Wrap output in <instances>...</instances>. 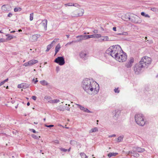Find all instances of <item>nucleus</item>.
Wrapping results in <instances>:
<instances>
[{
    "label": "nucleus",
    "instance_id": "nucleus-30",
    "mask_svg": "<svg viewBox=\"0 0 158 158\" xmlns=\"http://www.w3.org/2000/svg\"><path fill=\"white\" fill-rule=\"evenodd\" d=\"M133 153H132V155L134 156V157H138L139 156V155L138 153L136 152H136V151H134L133 150Z\"/></svg>",
    "mask_w": 158,
    "mask_h": 158
},
{
    "label": "nucleus",
    "instance_id": "nucleus-13",
    "mask_svg": "<svg viewBox=\"0 0 158 158\" xmlns=\"http://www.w3.org/2000/svg\"><path fill=\"white\" fill-rule=\"evenodd\" d=\"M112 113L114 116L117 118L120 114L121 111L118 109L115 110L113 111Z\"/></svg>",
    "mask_w": 158,
    "mask_h": 158
},
{
    "label": "nucleus",
    "instance_id": "nucleus-43",
    "mask_svg": "<svg viewBox=\"0 0 158 158\" xmlns=\"http://www.w3.org/2000/svg\"><path fill=\"white\" fill-rule=\"evenodd\" d=\"M118 89V88H115L114 89V92L115 93H119V92H120V91Z\"/></svg>",
    "mask_w": 158,
    "mask_h": 158
},
{
    "label": "nucleus",
    "instance_id": "nucleus-27",
    "mask_svg": "<svg viewBox=\"0 0 158 158\" xmlns=\"http://www.w3.org/2000/svg\"><path fill=\"white\" fill-rule=\"evenodd\" d=\"M53 44H52V43L51 44L48 45L47 46V49L46 51V52H48L49 50L52 48V47L53 46Z\"/></svg>",
    "mask_w": 158,
    "mask_h": 158
},
{
    "label": "nucleus",
    "instance_id": "nucleus-20",
    "mask_svg": "<svg viewBox=\"0 0 158 158\" xmlns=\"http://www.w3.org/2000/svg\"><path fill=\"white\" fill-rule=\"evenodd\" d=\"M60 48V46L59 44H58L55 48V55H56L57 53L59 51Z\"/></svg>",
    "mask_w": 158,
    "mask_h": 158
},
{
    "label": "nucleus",
    "instance_id": "nucleus-44",
    "mask_svg": "<svg viewBox=\"0 0 158 158\" xmlns=\"http://www.w3.org/2000/svg\"><path fill=\"white\" fill-rule=\"evenodd\" d=\"M32 38L34 39V41H36L37 40V37L36 35H33Z\"/></svg>",
    "mask_w": 158,
    "mask_h": 158
},
{
    "label": "nucleus",
    "instance_id": "nucleus-25",
    "mask_svg": "<svg viewBox=\"0 0 158 158\" xmlns=\"http://www.w3.org/2000/svg\"><path fill=\"white\" fill-rule=\"evenodd\" d=\"M60 102V101L59 99H53L51 100H50L48 101V102H50L51 103H57L59 102Z\"/></svg>",
    "mask_w": 158,
    "mask_h": 158
},
{
    "label": "nucleus",
    "instance_id": "nucleus-4",
    "mask_svg": "<svg viewBox=\"0 0 158 158\" xmlns=\"http://www.w3.org/2000/svg\"><path fill=\"white\" fill-rule=\"evenodd\" d=\"M151 63V58L147 56H145L142 58L139 63L141 65V67L144 69L147 68Z\"/></svg>",
    "mask_w": 158,
    "mask_h": 158
},
{
    "label": "nucleus",
    "instance_id": "nucleus-42",
    "mask_svg": "<svg viewBox=\"0 0 158 158\" xmlns=\"http://www.w3.org/2000/svg\"><path fill=\"white\" fill-rule=\"evenodd\" d=\"M33 13H31L30 14V21H32L33 19Z\"/></svg>",
    "mask_w": 158,
    "mask_h": 158
},
{
    "label": "nucleus",
    "instance_id": "nucleus-15",
    "mask_svg": "<svg viewBox=\"0 0 158 158\" xmlns=\"http://www.w3.org/2000/svg\"><path fill=\"white\" fill-rule=\"evenodd\" d=\"M76 105L78 106L81 110H83V111L87 113H91V112L87 108H85L78 104H76Z\"/></svg>",
    "mask_w": 158,
    "mask_h": 158
},
{
    "label": "nucleus",
    "instance_id": "nucleus-49",
    "mask_svg": "<svg viewBox=\"0 0 158 158\" xmlns=\"http://www.w3.org/2000/svg\"><path fill=\"white\" fill-rule=\"evenodd\" d=\"M122 35H127L128 33L127 32H122Z\"/></svg>",
    "mask_w": 158,
    "mask_h": 158
},
{
    "label": "nucleus",
    "instance_id": "nucleus-56",
    "mask_svg": "<svg viewBox=\"0 0 158 158\" xmlns=\"http://www.w3.org/2000/svg\"><path fill=\"white\" fill-rule=\"evenodd\" d=\"M12 14L11 13H9L8 15V17H11L12 16Z\"/></svg>",
    "mask_w": 158,
    "mask_h": 158
},
{
    "label": "nucleus",
    "instance_id": "nucleus-60",
    "mask_svg": "<svg viewBox=\"0 0 158 158\" xmlns=\"http://www.w3.org/2000/svg\"><path fill=\"white\" fill-rule=\"evenodd\" d=\"M73 42H74V41H72V42H69V43H67V44L66 45H68V44H71L72 43H73Z\"/></svg>",
    "mask_w": 158,
    "mask_h": 158
},
{
    "label": "nucleus",
    "instance_id": "nucleus-39",
    "mask_svg": "<svg viewBox=\"0 0 158 158\" xmlns=\"http://www.w3.org/2000/svg\"><path fill=\"white\" fill-rule=\"evenodd\" d=\"M6 36L7 37V39L9 40H10L13 38L12 36L9 35H7Z\"/></svg>",
    "mask_w": 158,
    "mask_h": 158
},
{
    "label": "nucleus",
    "instance_id": "nucleus-37",
    "mask_svg": "<svg viewBox=\"0 0 158 158\" xmlns=\"http://www.w3.org/2000/svg\"><path fill=\"white\" fill-rule=\"evenodd\" d=\"M94 38H99L101 37V35L100 34H96L94 35Z\"/></svg>",
    "mask_w": 158,
    "mask_h": 158
},
{
    "label": "nucleus",
    "instance_id": "nucleus-57",
    "mask_svg": "<svg viewBox=\"0 0 158 158\" xmlns=\"http://www.w3.org/2000/svg\"><path fill=\"white\" fill-rule=\"evenodd\" d=\"M116 136V135L114 134L112 135H110L109 136V137L111 138L113 137H115Z\"/></svg>",
    "mask_w": 158,
    "mask_h": 158
},
{
    "label": "nucleus",
    "instance_id": "nucleus-17",
    "mask_svg": "<svg viewBox=\"0 0 158 158\" xmlns=\"http://www.w3.org/2000/svg\"><path fill=\"white\" fill-rule=\"evenodd\" d=\"M10 6L8 5H4L1 7V9L3 11H6L9 10Z\"/></svg>",
    "mask_w": 158,
    "mask_h": 158
},
{
    "label": "nucleus",
    "instance_id": "nucleus-46",
    "mask_svg": "<svg viewBox=\"0 0 158 158\" xmlns=\"http://www.w3.org/2000/svg\"><path fill=\"white\" fill-rule=\"evenodd\" d=\"M60 149L61 151L64 152H66L67 151V149L63 148H60Z\"/></svg>",
    "mask_w": 158,
    "mask_h": 158
},
{
    "label": "nucleus",
    "instance_id": "nucleus-22",
    "mask_svg": "<svg viewBox=\"0 0 158 158\" xmlns=\"http://www.w3.org/2000/svg\"><path fill=\"white\" fill-rule=\"evenodd\" d=\"M98 130L97 127H95L94 128L92 129L91 130L89 131V133H91L94 132H96L98 131Z\"/></svg>",
    "mask_w": 158,
    "mask_h": 158
},
{
    "label": "nucleus",
    "instance_id": "nucleus-35",
    "mask_svg": "<svg viewBox=\"0 0 158 158\" xmlns=\"http://www.w3.org/2000/svg\"><path fill=\"white\" fill-rule=\"evenodd\" d=\"M22 9L20 7L15 8L14 9V11L15 12H17L19 11H20Z\"/></svg>",
    "mask_w": 158,
    "mask_h": 158
},
{
    "label": "nucleus",
    "instance_id": "nucleus-50",
    "mask_svg": "<svg viewBox=\"0 0 158 158\" xmlns=\"http://www.w3.org/2000/svg\"><path fill=\"white\" fill-rule=\"evenodd\" d=\"M133 153V151H129L128 152H127L126 153V154H132V153Z\"/></svg>",
    "mask_w": 158,
    "mask_h": 158
},
{
    "label": "nucleus",
    "instance_id": "nucleus-63",
    "mask_svg": "<svg viewBox=\"0 0 158 158\" xmlns=\"http://www.w3.org/2000/svg\"><path fill=\"white\" fill-rule=\"evenodd\" d=\"M15 32V31H11L10 32L11 33H13Z\"/></svg>",
    "mask_w": 158,
    "mask_h": 158
},
{
    "label": "nucleus",
    "instance_id": "nucleus-33",
    "mask_svg": "<svg viewBox=\"0 0 158 158\" xmlns=\"http://www.w3.org/2000/svg\"><path fill=\"white\" fill-rule=\"evenodd\" d=\"M151 10L155 12H158V8L153 7L151 8Z\"/></svg>",
    "mask_w": 158,
    "mask_h": 158
},
{
    "label": "nucleus",
    "instance_id": "nucleus-21",
    "mask_svg": "<svg viewBox=\"0 0 158 158\" xmlns=\"http://www.w3.org/2000/svg\"><path fill=\"white\" fill-rule=\"evenodd\" d=\"M81 57L85 59L87 57V54L84 52H81L80 54Z\"/></svg>",
    "mask_w": 158,
    "mask_h": 158
},
{
    "label": "nucleus",
    "instance_id": "nucleus-38",
    "mask_svg": "<svg viewBox=\"0 0 158 158\" xmlns=\"http://www.w3.org/2000/svg\"><path fill=\"white\" fill-rule=\"evenodd\" d=\"M68 106H64V108L65 109V110L69 111L70 109L69 106H70V105L69 104Z\"/></svg>",
    "mask_w": 158,
    "mask_h": 158
},
{
    "label": "nucleus",
    "instance_id": "nucleus-12",
    "mask_svg": "<svg viewBox=\"0 0 158 158\" xmlns=\"http://www.w3.org/2000/svg\"><path fill=\"white\" fill-rule=\"evenodd\" d=\"M133 62L134 59L133 58H131L129 61L125 64V66L127 68H130L132 66Z\"/></svg>",
    "mask_w": 158,
    "mask_h": 158
},
{
    "label": "nucleus",
    "instance_id": "nucleus-31",
    "mask_svg": "<svg viewBox=\"0 0 158 158\" xmlns=\"http://www.w3.org/2000/svg\"><path fill=\"white\" fill-rule=\"evenodd\" d=\"M86 40L89 39L90 38H94V35H85Z\"/></svg>",
    "mask_w": 158,
    "mask_h": 158
},
{
    "label": "nucleus",
    "instance_id": "nucleus-32",
    "mask_svg": "<svg viewBox=\"0 0 158 158\" xmlns=\"http://www.w3.org/2000/svg\"><path fill=\"white\" fill-rule=\"evenodd\" d=\"M22 85L23 87V88L25 89L29 87V85L25 83H22Z\"/></svg>",
    "mask_w": 158,
    "mask_h": 158
},
{
    "label": "nucleus",
    "instance_id": "nucleus-3",
    "mask_svg": "<svg viewBox=\"0 0 158 158\" xmlns=\"http://www.w3.org/2000/svg\"><path fill=\"white\" fill-rule=\"evenodd\" d=\"M121 51H122V50L120 46L117 45L110 46L106 50V52L115 59Z\"/></svg>",
    "mask_w": 158,
    "mask_h": 158
},
{
    "label": "nucleus",
    "instance_id": "nucleus-10",
    "mask_svg": "<svg viewBox=\"0 0 158 158\" xmlns=\"http://www.w3.org/2000/svg\"><path fill=\"white\" fill-rule=\"evenodd\" d=\"M144 68L143 67H141V65H140V64H136L134 67V70L135 73L136 74H139L141 71V70Z\"/></svg>",
    "mask_w": 158,
    "mask_h": 158
},
{
    "label": "nucleus",
    "instance_id": "nucleus-19",
    "mask_svg": "<svg viewBox=\"0 0 158 158\" xmlns=\"http://www.w3.org/2000/svg\"><path fill=\"white\" fill-rule=\"evenodd\" d=\"M100 40L101 41H106L110 40L107 36H101V38Z\"/></svg>",
    "mask_w": 158,
    "mask_h": 158
},
{
    "label": "nucleus",
    "instance_id": "nucleus-14",
    "mask_svg": "<svg viewBox=\"0 0 158 158\" xmlns=\"http://www.w3.org/2000/svg\"><path fill=\"white\" fill-rule=\"evenodd\" d=\"M76 38L78 39L77 41H75L74 42H79L81 40H86L85 35H78L76 36Z\"/></svg>",
    "mask_w": 158,
    "mask_h": 158
},
{
    "label": "nucleus",
    "instance_id": "nucleus-61",
    "mask_svg": "<svg viewBox=\"0 0 158 158\" xmlns=\"http://www.w3.org/2000/svg\"><path fill=\"white\" fill-rule=\"evenodd\" d=\"M122 32L118 33V35H122Z\"/></svg>",
    "mask_w": 158,
    "mask_h": 158
},
{
    "label": "nucleus",
    "instance_id": "nucleus-34",
    "mask_svg": "<svg viewBox=\"0 0 158 158\" xmlns=\"http://www.w3.org/2000/svg\"><path fill=\"white\" fill-rule=\"evenodd\" d=\"M123 136H120L117 139V141L118 142H120L123 140Z\"/></svg>",
    "mask_w": 158,
    "mask_h": 158
},
{
    "label": "nucleus",
    "instance_id": "nucleus-9",
    "mask_svg": "<svg viewBox=\"0 0 158 158\" xmlns=\"http://www.w3.org/2000/svg\"><path fill=\"white\" fill-rule=\"evenodd\" d=\"M54 62L60 65H63L65 64L64 58L63 56H59L56 58Z\"/></svg>",
    "mask_w": 158,
    "mask_h": 158
},
{
    "label": "nucleus",
    "instance_id": "nucleus-16",
    "mask_svg": "<svg viewBox=\"0 0 158 158\" xmlns=\"http://www.w3.org/2000/svg\"><path fill=\"white\" fill-rule=\"evenodd\" d=\"M134 151H136L139 152H144L145 149L144 148H142L139 147H134L133 148Z\"/></svg>",
    "mask_w": 158,
    "mask_h": 158
},
{
    "label": "nucleus",
    "instance_id": "nucleus-2",
    "mask_svg": "<svg viewBox=\"0 0 158 158\" xmlns=\"http://www.w3.org/2000/svg\"><path fill=\"white\" fill-rule=\"evenodd\" d=\"M81 86L86 93L90 95L97 94L99 90V85L92 80L89 78H85L83 81Z\"/></svg>",
    "mask_w": 158,
    "mask_h": 158
},
{
    "label": "nucleus",
    "instance_id": "nucleus-58",
    "mask_svg": "<svg viewBox=\"0 0 158 158\" xmlns=\"http://www.w3.org/2000/svg\"><path fill=\"white\" fill-rule=\"evenodd\" d=\"M33 81H34V84H36V83L38 81L37 80H36L35 81V79H33L32 80Z\"/></svg>",
    "mask_w": 158,
    "mask_h": 158
},
{
    "label": "nucleus",
    "instance_id": "nucleus-54",
    "mask_svg": "<svg viewBox=\"0 0 158 158\" xmlns=\"http://www.w3.org/2000/svg\"><path fill=\"white\" fill-rule=\"evenodd\" d=\"M93 31V32L95 34H97L98 32V31L97 30H94Z\"/></svg>",
    "mask_w": 158,
    "mask_h": 158
},
{
    "label": "nucleus",
    "instance_id": "nucleus-1",
    "mask_svg": "<svg viewBox=\"0 0 158 158\" xmlns=\"http://www.w3.org/2000/svg\"><path fill=\"white\" fill-rule=\"evenodd\" d=\"M81 86L86 93L90 95L97 94L99 90V85L92 80L89 78H85L83 81Z\"/></svg>",
    "mask_w": 158,
    "mask_h": 158
},
{
    "label": "nucleus",
    "instance_id": "nucleus-40",
    "mask_svg": "<svg viewBox=\"0 0 158 158\" xmlns=\"http://www.w3.org/2000/svg\"><path fill=\"white\" fill-rule=\"evenodd\" d=\"M44 98L46 99L47 100H48V101H49L50 100H50L51 98L49 96H45L44 97Z\"/></svg>",
    "mask_w": 158,
    "mask_h": 158
},
{
    "label": "nucleus",
    "instance_id": "nucleus-59",
    "mask_svg": "<svg viewBox=\"0 0 158 158\" xmlns=\"http://www.w3.org/2000/svg\"><path fill=\"white\" fill-rule=\"evenodd\" d=\"M113 29L114 31H116V27H114L113 28Z\"/></svg>",
    "mask_w": 158,
    "mask_h": 158
},
{
    "label": "nucleus",
    "instance_id": "nucleus-26",
    "mask_svg": "<svg viewBox=\"0 0 158 158\" xmlns=\"http://www.w3.org/2000/svg\"><path fill=\"white\" fill-rule=\"evenodd\" d=\"M57 109L58 110L62 111H64L65 110V109L64 108V106L61 105H60L57 107Z\"/></svg>",
    "mask_w": 158,
    "mask_h": 158
},
{
    "label": "nucleus",
    "instance_id": "nucleus-55",
    "mask_svg": "<svg viewBox=\"0 0 158 158\" xmlns=\"http://www.w3.org/2000/svg\"><path fill=\"white\" fill-rule=\"evenodd\" d=\"M32 98L34 100H35L36 99V97L35 96H33L32 97Z\"/></svg>",
    "mask_w": 158,
    "mask_h": 158
},
{
    "label": "nucleus",
    "instance_id": "nucleus-24",
    "mask_svg": "<svg viewBox=\"0 0 158 158\" xmlns=\"http://www.w3.org/2000/svg\"><path fill=\"white\" fill-rule=\"evenodd\" d=\"M118 154L117 153L110 152L108 155V157L110 158L112 156H115Z\"/></svg>",
    "mask_w": 158,
    "mask_h": 158
},
{
    "label": "nucleus",
    "instance_id": "nucleus-53",
    "mask_svg": "<svg viewBox=\"0 0 158 158\" xmlns=\"http://www.w3.org/2000/svg\"><path fill=\"white\" fill-rule=\"evenodd\" d=\"M30 130L31 131H32V132H33L34 133H36V131L34 129H30Z\"/></svg>",
    "mask_w": 158,
    "mask_h": 158
},
{
    "label": "nucleus",
    "instance_id": "nucleus-11",
    "mask_svg": "<svg viewBox=\"0 0 158 158\" xmlns=\"http://www.w3.org/2000/svg\"><path fill=\"white\" fill-rule=\"evenodd\" d=\"M38 61L36 60H31L23 64V65L25 66H31L33 64H34L37 62Z\"/></svg>",
    "mask_w": 158,
    "mask_h": 158
},
{
    "label": "nucleus",
    "instance_id": "nucleus-51",
    "mask_svg": "<svg viewBox=\"0 0 158 158\" xmlns=\"http://www.w3.org/2000/svg\"><path fill=\"white\" fill-rule=\"evenodd\" d=\"M8 80V78H7L6 80L1 82L2 83V85H3L6 82H7Z\"/></svg>",
    "mask_w": 158,
    "mask_h": 158
},
{
    "label": "nucleus",
    "instance_id": "nucleus-36",
    "mask_svg": "<svg viewBox=\"0 0 158 158\" xmlns=\"http://www.w3.org/2000/svg\"><path fill=\"white\" fill-rule=\"evenodd\" d=\"M64 5L67 6H74V4L73 3H68L65 4Z\"/></svg>",
    "mask_w": 158,
    "mask_h": 158
},
{
    "label": "nucleus",
    "instance_id": "nucleus-7",
    "mask_svg": "<svg viewBox=\"0 0 158 158\" xmlns=\"http://www.w3.org/2000/svg\"><path fill=\"white\" fill-rule=\"evenodd\" d=\"M127 56L126 53L122 51L120 52L115 59L119 62H123L126 61Z\"/></svg>",
    "mask_w": 158,
    "mask_h": 158
},
{
    "label": "nucleus",
    "instance_id": "nucleus-5",
    "mask_svg": "<svg viewBox=\"0 0 158 158\" xmlns=\"http://www.w3.org/2000/svg\"><path fill=\"white\" fill-rule=\"evenodd\" d=\"M135 122L138 125L143 126L145 124L146 122L143 114H137L135 115Z\"/></svg>",
    "mask_w": 158,
    "mask_h": 158
},
{
    "label": "nucleus",
    "instance_id": "nucleus-18",
    "mask_svg": "<svg viewBox=\"0 0 158 158\" xmlns=\"http://www.w3.org/2000/svg\"><path fill=\"white\" fill-rule=\"evenodd\" d=\"M79 12V13H78L77 14L74 15H72V16L75 17L82 16L84 13V10H81Z\"/></svg>",
    "mask_w": 158,
    "mask_h": 158
},
{
    "label": "nucleus",
    "instance_id": "nucleus-62",
    "mask_svg": "<svg viewBox=\"0 0 158 158\" xmlns=\"http://www.w3.org/2000/svg\"><path fill=\"white\" fill-rule=\"evenodd\" d=\"M30 105V103H29V102H28L27 103V106H29V105Z\"/></svg>",
    "mask_w": 158,
    "mask_h": 158
},
{
    "label": "nucleus",
    "instance_id": "nucleus-45",
    "mask_svg": "<svg viewBox=\"0 0 158 158\" xmlns=\"http://www.w3.org/2000/svg\"><path fill=\"white\" fill-rule=\"evenodd\" d=\"M44 125L45 127H50V128L54 127V125H46V124H45Z\"/></svg>",
    "mask_w": 158,
    "mask_h": 158
},
{
    "label": "nucleus",
    "instance_id": "nucleus-8",
    "mask_svg": "<svg viewBox=\"0 0 158 158\" xmlns=\"http://www.w3.org/2000/svg\"><path fill=\"white\" fill-rule=\"evenodd\" d=\"M47 20L44 19L43 20L41 23H40L41 25L40 27L41 28V31L44 32L47 30Z\"/></svg>",
    "mask_w": 158,
    "mask_h": 158
},
{
    "label": "nucleus",
    "instance_id": "nucleus-52",
    "mask_svg": "<svg viewBox=\"0 0 158 158\" xmlns=\"http://www.w3.org/2000/svg\"><path fill=\"white\" fill-rule=\"evenodd\" d=\"M22 85V84L18 85V87L19 88H23V87Z\"/></svg>",
    "mask_w": 158,
    "mask_h": 158
},
{
    "label": "nucleus",
    "instance_id": "nucleus-64",
    "mask_svg": "<svg viewBox=\"0 0 158 158\" xmlns=\"http://www.w3.org/2000/svg\"><path fill=\"white\" fill-rule=\"evenodd\" d=\"M59 70V68L58 67H56V71H58Z\"/></svg>",
    "mask_w": 158,
    "mask_h": 158
},
{
    "label": "nucleus",
    "instance_id": "nucleus-47",
    "mask_svg": "<svg viewBox=\"0 0 158 158\" xmlns=\"http://www.w3.org/2000/svg\"><path fill=\"white\" fill-rule=\"evenodd\" d=\"M31 136L33 138H35V139H37L38 138V137L34 134H32L31 135Z\"/></svg>",
    "mask_w": 158,
    "mask_h": 158
},
{
    "label": "nucleus",
    "instance_id": "nucleus-48",
    "mask_svg": "<svg viewBox=\"0 0 158 158\" xmlns=\"http://www.w3.org/2000/svg\"><path fill=\"white\" fill-rule=\"evenodd\" d=\"M57 39H55L51 43L53 45H54V44L57 41Z\"/></svg>",
    "mask_w": 158,
    "mask_h": 158
},
{
    "label": "nucleus",
    "instance_id": "nucleus-23",
    "mask_svg": "<svg viewBox=\"0 0 158 158\" xmlns=\"http://www.w3.org/2000/svg\"><path fill=\"white\" fill-rule=\"evenodd\" d=\"M40 84L43 86H46L48 85V82L44 80L40 81Z\"/></svg>",
    "mask_w": 158,
    "mask_h": 158
},
{
    "label": "nucleus",
    "instance_id": "nucleus-6",
    "mask_svg": "<svg viewBox=\"0 0 158 158\" xmlns=\"http://www.w3.org/2000/svg\"><path fill=\"white\" fill-rule=\"evenodd\" d=\"M128 19L135 24H140L142 22V20L140 17L133 14H131L129 15Z\"/></svg>",
    "mask_w": 158,
    "mask_h": 158
},
{
    "label": "nucleus",
    "instance_id": "nucleus-28",
    "mask_svg": "<svg viewBox=\"0 0 158 158\" xmlns=\"http://www.w3.org/2000/svg\"><path fill=\"white\" fill-rule=\"evenodd\" d=\"M80 154L82 158H88V156L84 152H81Z\"/></svg>",
    "mask_w": 158,
    "mask_h": 158
},
{
    "label": "nucleus",
    "instance_id": "nucleus-29",
    "mask_svg": "<svg viewBox=\"0 0 158 158\" xmlns=\"http://www.w3.org/2000/svg\"><path fill=\"white\" fill-rule=\"evenodd\" d=\"M141 14L142 16H143L145 17H147L148 18H150V16L148 14H146V13L144 12H142L141 13Z\"/></svg>",
    "mask_w": 158,
    "mask_h": 158
},
{
    "label": "nucleus",
    "instance_id": "nucleus-41",
    "mask_svg": "<svg viewBox=\"0 0 158 158\" xmlns=\"http://www.w3.org/2000/svg\"><path fill=\"white\" fill-rule=\"evenodd\" d=\"M70 143L72 145H74L76 144V142L74 140H71L70 141Z\"/></svg>",
    "mask_w": 158,
    "mask_h": 158
}]
</instances>
